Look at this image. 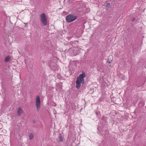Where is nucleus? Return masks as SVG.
I'll use <instances>...</instances> for the list:
<instances>
[{
  "mask_svg": "<svg viewBox=\"0 0 146 146\" xmlns=\"http://www.w3.org/2000/svg\"><path fill=\"white\" fill-rule=\"evenodd\" d=\"M105 132H107V130L106 131H105Z\"/></svg>",
  "mask_w": 146,
  "mask_h": 146,
  "instance_id": "obj_14",
  "label": "nucleus"
},
{
  "mask_svg": "<svg viewBox=\"0 0 146 146\" xmlns=\"http://www.w3.org/2000/svg\"><path fill=\"white\" fill-rule=\"evenodd\" d=\"M83 13V11H79L78 10H76L72 14L74 16L76 17V19L78 18V16L82 14Z\"/></svg>",
  "mask_w": 146,
  "mask_h": 146,
  "instance_id": "obj_4",
  "label": "nucleus"
},
{
  "mask_svg": "<svg viewBox=\"0 0 146 146\" xmlns=\"http://www.w3.org/2000/svg\"><path fill=\"white\" fill-rule=\"evenodd\" d=\"M29 139L31 140L34 138V134L33 133H30L29 134Z\"/></svg>",
  "mask_w": 146,
  "mask_h": 146,
  "instance_id": "obj_7",
  "label": "nucleus"
},
{
  "mask_svg": "<svg viewBox=\"0 0 146 146\" xmlns=\"http://www.w3.org/2000/svg\"><path fill=\"white\" fill-rule=\"evenodd\" d=\"M110 4L109 3H108L106 5V7H110Z\"/></svg>",
  "mask_w": 146,
  "mask_h": 146,
  "instance_id": "obj_12",
  "label": "nucleus"
},
{
  "mask_svg": "<svg viewBox=\"0 0 146 146\" xmlns=\"http://www.w3.org/2000/svg\"><path fill=\"white\" fill-rule=\"evenodd\" d=\"M112 60V56H109L107 60V62L109 63H110Z\"/></svg>",
  "mask_w": 146,
  "mask_h": 146,
  "instance_id": "obj_8",
  "label": "nucleus"
},
{
  "mask_svg": "<svg viewBox=\"0 0 146 146\" xmlns=\"http://www.w3.org/2000/svg\"><path fill=\"white\" fill-rule=\"evenodd\" d=\"M23 111L21 108H18L17 110V114L19 116H20L23 113Z\"/></svg>",
  "mask_w": 146,
  "mask_h": 146,
  "instance_id": "obj_6",
  "label": "nucleus"
},
{
  "mask_svg": "<svg viewBox=\"0 0 146 146\" xmlns=\"http://www.w3.org/2000/svg\"><path fill=\"white\" fill-rule=\"evenodd\" d=\"M75 48H74V47H72V48H70L69 50H68V51L71 52L72 51H73V52L74 53L75 52V51H76L75 50Z\"/></svg>",
  "mask_w": 146,
  "mask_h": 146,
  "instance_id": "obj_9",
  "label": "nucleus"
},
{
  "mask_svg": "<svg viewBox=\"0 0 146 146\" xmlns=\"http://www.w3.org/2000/svg\"><path fill=\"white\" fill-rule=\"evenodd\" d=\"M86 76L85 72H82V74H80L79 76V77L77 78L76 81V87L77 89H79L81 86V83L83 84L85 83V80L84 78Z\"/></svg>",
  "mask_w": 146,
  "mask_h": 146,
  "instance_id": "obj_1",
  "label": "nucleus"
},
{
  "mask_svg": "<svg viewBox=\"0 0 146 146\" xmlns=\"http://www.w3.org/2000/svg\"><path fill=\"white\" fill-rule=\"evenodd\" d=\"M40 17L42 24L44 26L47 25V19L44 13H43L40 15Z\"/></svg>",
  "mask_w": 146,
  "mask_h": 146,
  "instance_id": "obj_3",
  "label": "nucleus"
},
{
  "mask_svg": "<svg viewBox=\"0 0 146 146\" xmlns=\"http://www.w3.org/2000/svg\"><path fill=\"white\" fill-rule=\"evenodd\" d=\"M10 59V57L9 56H7L6 57L5 59V61L6 62H7L9 60V59Z\"/></svg>",
  "mask_w": 146,
  "mask_h": 146,
  "instance_id": "obj_11",
  "label": "nucleus"
},
{
  "mask_svg": "<svg viewBox=\"0 0 146 146\" xmlns=\"http://www.w3.org/2000/svg\"><path fill=\"white\" fill-rule=\"evenodd\" d=\"M40 98L38 96H37L36 99V106L37 110L39 109L40 106Z\"/></svg>",
  "mask_w": 146,
  "mask_h": 146,
  "instance_id": "obj_5",
  "label": "nucleus"
},
{
  "mask_svg": "<svg viewBox=\"0 0 146 146\" xmlns=\"http://www.w3.org/2000/svg\"><path fill=\"white\" fill-rule=\"evenodd\" d=\"M135 19L134 18H133V19L132 20V21H134L135 20Z\"/></svg>",
  "mask_w": 146,
  "mask_h": 146,
  "instance_id": "obj_13",
  "label": "nucleus"
},
{
  "mask_svg": "<svg viewBox=\"0 0 146 146\" xmlns=\"http://www.w3.org/2000/svg\"><path fill=\"white\" fill-rule=\"evenodd\" d=\"M76 19V17L74 16L72 14L67 15L66 17V20L68 23L72 22Z\"/></svg>",
  "mask_w": 146,
  "mask_h": 146,
  "instance_id": "obj_2",
  "label": "nucleus"
},
{
  "mask_svg": "<svg viewBox=\"0 0 146 146\" xmlns=\"http://www.w3.org/2000/svg\"><path fill=\"white\" fill-rule=\"evenodd\" d=\"M63 137L60 135L58 137V139L59 140V142H62L63 141Z\"/></svg>",
  "mask_w": 146,
  "mask_h": 146,
  "instance_id": "obj_10",
  "label": "nucleus"
}]
</instances>
